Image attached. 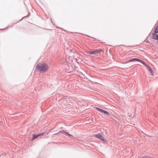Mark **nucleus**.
Masks as SVG:
<instances>
[{"label": "nucleus", "mask_w": 158, "mask_h": 158, "mask_svg": "<svg viewBox=\"0 0 158 158\" xmlns=\"http://www.w3.org/2000/svg\"><path fill=\"white\" fill-rule=\"evenodd\" d=\"M154 32L156 33H158V26L156 27Z\"/></svg>", "instance_id": "1a4fd4ad"}, {"label": "nucleus", "mask_w": 158, "mask_h": 158, "mask_svg": "<svg viewBox=\"0 0 158 158\" xmlns=\"http://www.w3.org/2000/svg\"><path fill=\"white\" fill-rule=\"evenodd\" d=\"M49 68L48 64L45 62H41L36 65V69L40 72H46Z\"/></svg>", "instance_id": "f257e3e1"}, {"label": "nucleus", "mask_w": 158, "mask_h": 158, "mask_svg": "<svg viewBox=\"0 0 158 158\" xmlns=\"http://www.w3.org/2000/svg\"><path fill=\"white\" fill-rule=\"evenodd\" d=\"M103 113H104L106 115V116H109L110 115V114L107 112V111L104 110L103 111Z\"/></svg>", "instance_id": "0eeeda50"}, {"label": "nucleus", "mask_w": 158, "mask_h": 158, "mask_svg": "<svg viewBox=\"0 0 158 158\" xmlns=\"http://www.w3.org/2000/svg\"><path fill=\"white\" fill-rule=\"evenodd\" d=\"M89 53L91 54H95L94 51H91L89 52Z\"/></svg>", "instance_id": "9b49d317"}, {"label": "nucleus", "mask_w": 158, "mask_h": 158, "mask_svg": "<svg viewBox=\"0 0 158 158\" xmlns=\"http://www.w3.org/2000/svg\"><path fill=\"white\" fill-rule=\"evenodd\" d=\"M68 135L69 136L73 137V136L72 135H70V134H69V133H68Z\"/></svg>", "instance_id": "2eb2a0df"}, {"label": "nucleus", "mask_w": 158, "mask_h": 158, "mask_svg": "<svg viewBox=\"0 0 158 158\" xmlns=\"http://www.w3.org/2000/svg\"><path fill=\"white\" fill-rule=\"evenodd\" d=\"M39 136V135H33V139H35Z\"/></svg>", "instance_id": "6e6552de"}, {"label": "nucleus", "mask_w": 158, "mask_h": 158, "mask_svg": "<svg viewBox=\"0 0 158 158\" xmlns=\"http://www.w3.org/2000/svg\"><path fill=\"white\" fill-rule=\"evenodd\" d=\"M135 61H139V62L142 63L145 66H147V64L144 62H143L141 60H140L139 59H137L136 58H133V59H131L129 60L128 61V62H131Z\"/></svg>", "instance_id": "7ed1b4c3"}, {"label": "nucleus", "mask_w": 158, "mask_h": 158, "mask_svg": "<svg viewBox=\"0 0 158 158\" xmlns=\"http://www.w3.org/2000/svg\"><path fill=\"white\" fill-rule=\"evenodd\" d=\"M101 51V50H96L94 51V52H95V54H97L98 53L100 52Z\"/></svg>", "instance_id": "9d476101"}, {"label": "nucleus", "mask_w": 158, "mask_h": 158, "mask_svg": "<svg viewBox=\"0 0 158 158\" xmlns=\"http://www.w3.org/2000/svg\"><path fill=\"white\" fill-rule=\"evenodd\" d=\"M38 135H39V136H40V135H44V133H41L40 134H38Z\"/></svg>", "instance_id": "4468645a"}, {"label": "nucleus", "mask_w": 158, "mask_h": 158, "mask_svg": "<svg viewBox=\"0 0 158 158\" xmlns=\"http://www.w3.org/2000/svg\"><path fill=\"white\" fill-rule=\"evenodd\" d=\"M157 33L154 32L152 34V38L153 39L156 40H158V34Z\"/></svg>", "instance_id": "20e7f679"}, {"label": "nucleus", "mask_w": 158, "mask_h": 158, "mask_svg": "<svg viewBox=\"0 0 158 158\" xmlns=\"http://www.w3.org/2000/svg\"><path fill=\"white\" fill-rule=\"evenodd\" d=\"M146 66L148 68V70H149V71L150 72L151 75L152 76H153L154 75V73H153V72L152 69L147 64V66Z\"/></svg>", "instance_id": "39448f33"}, {"label": "nucleus", "mask_w": 158, "mask_h": 158, "mask_svg": "<svg viewBox=\"0 0 158 158\" xmlns=\"http://www.w3.org/2000/svg\"><path fill=\"white\" fill-rule=\"evenodd\" d=\"M67 62H68L69 64H71V61H68Z\"/></svg>", "instance_id": "dca6fc26"}, {"label": "nucleus", "mask_w": 158, "mask_h": 158, "mask_svg": "<svg viewBox=\"0 0 158 158\" xmlns=\"http://www.w3.org/2000/svg\"><path fill=\"white\" fill-rule=\"evenodd\" d=\"M34 139H33V138H32V140H32V141H33Z\"/></svg>", "instance_id": "f3484780"}, {"label": "nucleus", "mask_w": 158, "mask_h": 158, "mask_svg": "<svg viewBox=\"0 0 158 158\" xmlns=\"http://www.w3.org/2000/svg\"><path fill=\"white\" fill-rule=\"evenodd\" d=\"M63 134L64 135H68V133L67 132H64L63 133Z\"/></svg>", "instance_id": "ddd939ff"}, {"label": "nucleus", "mask_w": 158, "mask_h": 158, "mask_svg": "<svg viewBox=\"0 0 158 158\" xmlns=\"http://www.w3.org/2000/svg\"><path fill=\"white\" fill-rule=\"evenodd\" d=\"M144 41L146 42H147V43H150L149 41L147 39L145 40Z\"/></svg>", "instance_id": "f8f14e48"}, {"label": "nucleus", "mask_w": 158, "mask_h": 158, "mask_svg": "<svg viewBox=\"0 0 158 158\" xmlns=\"http://www.w3.org/2000/svg\"><path fill=\"white\" fill-rule=\"evenodd\" d=\"M96 109L97 110H98V111H99V112H100L101 113H103V111H104L103 110H102L101 109H100L98 107H96Z\"/></svg>", "instance_id": "423d86ee"}, {"label": "nucleus", "mask_w": 158, "mask_h": 158, "mask_svg": "<svg viewBox=\"0 0 158 158\" xmlns=\"http://www.w3.org/2000/svg\"><path fill=\"white\" fill-rule=\"evenodd\" d=\"M94 136L97 138H98L102 140V141L104 142H106V139H105L104 137H103L100 134H97L95 135H94Z\"/></svg>", "instance_id": "f03ea898"}]
</instances>
